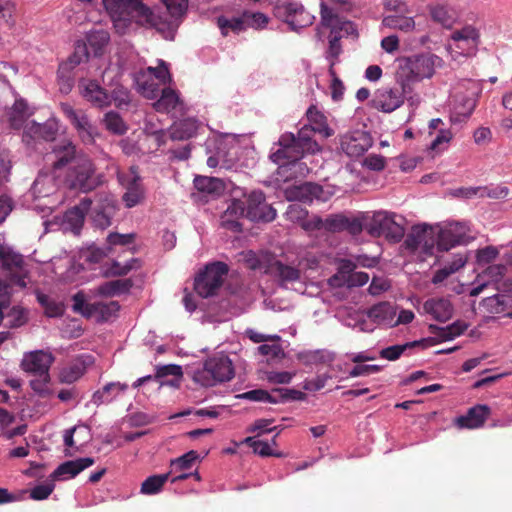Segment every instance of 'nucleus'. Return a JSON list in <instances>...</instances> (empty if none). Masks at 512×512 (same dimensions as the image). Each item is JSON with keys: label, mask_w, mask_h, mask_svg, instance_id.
Masks as SVG:
<instances>
[{"label": "nucleus", "mask_w": 512, "mask_h": 512, "mask_svg": "<svg viewBox=\"0 0 512 512\" xmlns=\"http://www.w3.org/2000/svg\"><path fill=\"white\" fill-rule=\"evenodd\" d=\"M293 194L296 200L305 204H310L315 200L326 202L329 199L323 187L313 182H305L295 187Z\"/></svg>", "instance_id": "a878e982"}, {"label": "nucleus", "mask_w": 512, "mask_h": 512, "mask_svg": "<svg viewBox=\"0 0 512 512\" xmlns=\"http://www.w3.org/2000/svg\"><path fill=\"white\" fill-rule=\"evenodd\" d=\"M54 360L55 358L52 353L43 350H35L25 353L21 361V368L29 374L47 377V373H49Z\"/></svg>", "instance_id": "a211bd4d"}, {"label": "nucleus", "mask_w": 512, "mask_h": 512, "mask_svg": "<svg viewBox=\"0 0 512 512\" xmlns=\"http://www.w3.org/2000/svg\"><path fill=\"white\" fill-rule=\"evenodd\" d=\"M31 114L26 100L17 98L8 113L10 126L14 129H20Z\"/></svg>", "instance_id": "4c0bfd02"}, {"label": "nucleus", "mask_w": 512, "mask_h": 512, "mask_svg": "<svg viewBox=\"0 0 512 512\" xmlns=\"http://www.w3.org/2000/svg\"><path fill=\"white\" fill-rule=\"evenodd\" d=\"M334 64H335L334 61H332L330 63V67L328 70V73L332 78L331 84H330L331 97H332L333 101L339 102L343 99L345 86H344L343 82L340 80V78L337 76L336 71L334 69Z\"/></svg>", "instance_id": "680f3d73"}, {"label": "nucleus", "mask_w": 512, "mask_h": 512, "mask_svg": "<svg viewBox=\"0 0 512 512\" xmlns=\"http://www.w3.org/2000/svg\"><path fill=\"white\" fill-rule=\"evenodd\" d=\"M274 16L286 23L291 31L299 32L311 26L315 16L300 2H282L278 0L273 7Z\"/></svg>", "instance_id": "0eeeda50"}, {"label": "nucleus", "mask_w": 512, "mask_h": 512, "mask_svg": "<svg viewBox=\"0 0 512 512\" xmlns=\"http://www.w3.org/2000/svg\"><path fill=\"white\" fill-rule=\"evenodd\" d=\"M143 198V191L139 184V177L136 176L129 183L127 191L123 195V200L128 208L136 206Z\"/></svg>", "instance_id": "864d4df0"}, {"label": "nucleus", "mask_w": 512, "mask_h": 512, "mask_svg": "<svg viewBox=\"0 0 512 512\" xmlns=\"http://www.w3.org/2000/svg\"><path fill=\"white\" fill-rule=\"evenodd\" d=\"M432 57L424 54L398 59L395 78L405 94L413 93V85L433 75Z\"/></svg>", "instance_id": "20e7f679"}, {"label": "nucleus", "mask_w": 512, "mask_h": 512, "mask_svg": "<svg viewBox=\"0 0 512 512\" xmlns=\"http://www.w3.org/2000/svg\"><path fill=\"white\" fill-rule=\"evenodd\" d=\"M234 375L232 360L228 355L218 353L204 361L203 367L194 372L193 380L203 387H213L232 380Z\"/></svg>", "instance_id": "39448f33"}, {"label": "nucleus", "mask_w": 512, "mask_h": 512, "mask_svg": "<svg viewBox=\"0 0 512 512\" xmlns=\"http://www.w3.org/2000/svg\"><path fill=\"white\" fill-rule=\"evenodd\" d=\"M217 27L220 29L221 35L226 37L230 32L239 34L245 31V23L243 14L239 17L227 18L223 15L216 18Z\"/></svg>", "instance_id": "c03bdc74"}, {"label": "nucleus", "mask_w": 512, "mask_h": 512, "mask_svg": "<svg viewBox=\"0 0 512 512\" xmlns=\"http://www.w3.org/2000/svg\"><path fill=\"white\" fill-rule=\"evenodd\" d=\"M426 314L434 320L444 323L448 320V300L445 298L428 299L423 306Z\"/></svg>", "instance_id": "ea45409f"}, {"label": "nucleus", "mask_w": 512, "mask_h": 512, "mask_svg": "<svg viewBox=\"0 0 512 512\" xmlns=\"http://www.w3.org/2000/svg\"><path fill=\"white\" fill-rule=\"evenodd\" d=\"M490 414L489 406L478 404L471 407L465 415L457 417L454 424L460 429H477L484 425Z\"/></svg>", "instance_id": "4be33fe9"}, {"label": "nucleus", "mask_w": 512, "mask_h": 512, "mask_svg": "<svg viewBox=\"0 0 512 512\" xmlns=\"http://www.w3.org/2000/svg\"><path fill=\"white\" fill-rule=\"evenodd\" d=\"M109 34L104 30L92 31L87 35V46L93 48L95 54H98L109 42Z\"/></svg>", "instance_id": "bf43d9fd"}, {"label": "nucleus", "mask_w": 512, "mask_h": 512, "mask_svg": "<svg viewBox=\"0 0 512 512\" xmlns=\"http://www.w3.org/2000/svg\"><path fill=\"white\" fill-rule=\"evenodd\" d=\"M478 85L464 79L453 87V108L450 109V125L467 123L477 105Z\"/></svg>", "instance_id": "423d86ee"}, {"label": "nucleus", "mask_w": 512, "mask_h": 512, "mask_svg": "<svg viewBox=\"0 0 512 512\" xmlns=\"http://www.w3.org/2000/svg\"><path fill=\"white\" fill-rule=\"evenodd\" d=\"M373 144L371 135L366 131L356 130L341 138V150L349 157L362 156Z\"/></svg>", "instance_id": "f3484780"}, {"label": "nucleus", "mask_w": 512, "mask_h": 512, "mask_svg": "<svg viewBox=\"0 0 512 512\" xmlns=\"http://www.w3.org/2000/svg\"><path fill=\"white\" fill-rule=\"evenodd\" d=\"M183 376L182 367L177 364H166L155 367V381L160 386L178 387Z\"/></svg>", "instance_id": "cd10ccee"}, {"label": "nucleus", "mask_w": 512, "mask_h": 512, "mask_svg": "<svg viewBox=\"0 0 512 512\" xmlns=\"http://www.w3.org/2000/svg\"><path fill=\"white\" fill-rule=\"evenodd\" d=\"M405 99L411 104L415 102L413 93L405 94L402 89L399 92L391 88H383L377 91L373 99V106L379 111L391 113L398 109L404 103ZM416 101H418V98Z\"/></svg>", "instance_id": "dca6fc26"}, {"label": "nucleus", "mask_w": 512, "mask_h": 512, "mask_svg": "<svg viewBox=\"0 0 512 512\" xmlns=\"http://www.w3.org/2000/svg\"><path fill=\"white\" fill-rule=\"evenodd\" d=\"M161 1L165 4L171 17L175 19L173 22L162 20L141 0H102L118 33L125 34L130 25L135 22L142 26L155 28L166 39L172 40L178 28L176 21L186 13L188 0Z\"/></svg>", "instance_id": "f257e3e1"}, {"label": "nucleus", "mask_w": 512, "mask_h": 512, "mask_svg": "<svg viewBox=\"0 0 512 512\" xmlns=\"http://www.w3.org/2000/svg\"><path fill=\"white\" fill-rule=\"evenodd\" d=\"M253 267L264 268V273L274 278L282 287L299 281L301 277V271L297 267L285 264L275 256L270 257L264 265L258 264Z\"/></svg>", "instance_id": "2eb2a0df"}, {"label": "nucleus", "mask_w": 512, "mask_h": 512, "mask_svg": "<svg viewBox=\"0 0 512 512\" xmlns=\"http://www.w3.org/2000/svg\"><path fill=\"white\" fill-rule=\"evenodd\" d=\"M90 309H92V317H95L98 323H104L117 315L120 304L117 301L93 302Z\"/></svg>", "instance_id": "58836bf2"}, {"label": "nucleus", "mask_w": 512, "mask_h": 512, "mask_svg": "<svg viewBox=\"0 0 512 512\" xmlns=\"http://www.w3.org/2000/svg\"><path fill=\"white\" fill-rule=\"evenodd\" d=\"M480 198H491V199H504L509 195V188L507 186L497 185L494 187L489 186H478Z\"/></svg>", "instance_id": "0e129e2a"}, {"label": "nucleus", "mask_w": 512, "mask_h": 512, "mask_svg": "<svg viewBox=\"0 0 512 512\" xmlns=\"http://www.w3.org/2000/svg\"><path fill=\"white\" fill-rule=\"evenodd\" d=\"M194 187L202 193L218 194L223 189V182L219 178L208 176H196Z\"/></svg>", "instance_id": "09e8293b"}, {"label": "nucleus", "mask_w": 512, "mask_h": 512, "mask_svg": "<svg viewBox=\"0 0 512 512\" xmlns=\"http://www.w3.org/2000/svg\"><path fill=\"white\" fill-rule=\"evenodd\" d=\"M136 83L141 94L147 99H156L162 90L160 88L161 83L145 73H140L136 77Z\"/></svg>", "instance_id": "37998d69"}, {"label": "nucleus", "mask_w": 512, "mask_h": 512, "mask_svg": "<svg viewBox=\"0 0 512 512\" xmlns=\"http://www.w3.org/2000/svg\"><path fill=\"white\" fill-rule=\"evenodd\" d=\"M404 245L411 252L432 256L436 252L448 251V236L446 231L438 226L432 227L423 224L412 228Z\"/></svg>", "instance_id": "7ed1b4c3"}, {"label": "nucleus", "mask_w": 512, "mask_h": 512, "mask_svg": "<svg viewBox=\"0 0 512 512\" xmlns=\"http://www.w3.org/2000/svg\"><path fill=\"white\" fill-rule=\"evenodd\" d=\"M72 301V310L75 313L81 314L86 318L92 317V309H90L92 303L86 302L85 295L82 292H77L75 295H73Z\"/></svg>", "instance_id": "338daca9"}, {"label": "nucleus", "mask_w": 512, "mask_h": 512, "mask_svg": "<svg viewBox=\"0 0 512 512\" xmlns=\"http://www.w3.org/2000/svg\"><path fill=\"white\" fill-rule=\"evenodd\" d=\"M475 239L468 221L450 220V248L467 245Z\"/></svg>", "instance_id": "c85d7f7f"}, {"label": "nucleus", "mask_w": 512, "mask_h": 512, "mask_svg": "<svg viewBox=\"0 0 512 512\" xmlns=\"http://www.w3.org/2000/svg\"><path fill=\"white\" fill-rule=\"evenodd\" d=\"M88 59L89 51L87 44L83 41H77L74 46V52L69 56L67 63L61 67L70 66V68H74L81 63L87 62Z\"/></svg>", "instance_id": "5fc2aeb1"}, {"label": "nucleus", "mask_w": 512, "mask_h": 512, "mask_svg": "<svg viewBox=\"0 0 512 512\" xmlns=\"http://www.w3.org/2000/svg\"><path fill=\"white\" fill-rule=\"evenodd\" d=\"M480 41L450 40V57L459 64L475 55Z\"/></svg>", "instance_id": "7c9ffc66"}, {"label": "nucleus", "mask_w": 512, "mask_h": 512, "mask_svg": "<svg viewBox=\"0 0 512 512\" xmlns=\"http://www.w3.org/2000/svg\"><path fill=\"white\" fill-rule=\"evenodd\" d=\"M91 364L92 357L90 355L78 356L69 365L61 369L59 373L60 382L71 384L77 381L84 375L87 367Z\"/></svg>", "instance_id": "393cba45"}, {"label": "nucleus", "mask_w": 512, "mask_h": 512, "mask_svg": "<svg viewBox=\"0 0 512 512\" xmlns=\"http://www.w3.org/2000/svg\"><path fill=\"white\" fill-rule=\"evenodd\" d=\"M320 23L317 27V35L320 37L321 28H329L332 34L340 38L357 35L356 26L352 21L345 20L334 12V8L328 7V4L321 0L320 3Z\"/></svg>", "instance_id": "9b49d317"}, {"label": "nucleus", "mask_w": 512, "mask_h": 512, "mask_svg": "<svg viewBox=\"0 0 512 512\" xmlns=\"http://www.w3.org/2000/svg\"><path fill=\"white\" fill-rule=\"evenodd\" d=\"M0 267L11 273L10 281L13 285L26 287L23 256L4 243H0Z\"/></svg>", "instance_id": "f8f14e48"}, {"label": "nucleus", "mask_w": 512, "mask_h": 512, "mask_svg": "<svg viewBox=\"0 0 512 512\" xmlns=\"http://www.w3.org/2000/svg\"><path fill=\"white\" fill-rule=\"evenodd\" d=\"M242 14L245 30L247 28L262 29L265 28L269 22V18L262 12L244 11Z\"/></svg>", "instance_id": "052dcab7"}, {"label": "nucleus", "mask_w": 512, "mask_h": 512, "mask_svg": "<svg viewBox=\"0 0 512 512\" xmlns=\"http://www.w3.org/2000/svg\"><path fill=\"white\" fill-rule=\"evenodd\" d=\"M228 265L221 261L207 264L203 271L199 272L194 280V289L202 298H208L216 294L222 286L224 277L228 274Z\"/></svg>", "instance_id": "6e6552de"}, {"label": "nucleus", "mask_w": 512, "mask_h": 512, "mask_svg": "<svg viewBox=\"0 0 512 512\" xmlns=\"http://www.w3.org/2000/svg\"><path fill=\"white\" fill-rule=\"evenodd\" d=\"M198 457V453L191 450L178 458L172 459L170 461V471L168 473H170L171 476L173 473H178V471H189L197 461Z\"/></svg>", "instance_id": "8fccbe9b"}, {"label": "nucleus", "mask_w": 512, "mask_h": 512, "mask_svg": "<svg viewBox=\"0 0 512 512\" xmlns=\"http://www.w3.org/2000/svg\"><path fill=\"white\" fill-rule=\"evenodd\" d=\"M245 443L248 444V446L252 448L254 453H256L262 457H270V456L282 457L283 456L282 452L274 451L267 441L257 439L256 436L247 437L245 439Z\"/></svg>", "instance_id": "603ef678"}, {"label": "nucleus", "mask_w": 512, "mask_h": 512, "mask_svg": "<svg viewBox=\"0 0 512 512\" xmlns=\"http://www.w3.org/2000/svg\"><path fill=\"white\" fill-rule=\"evenodd\" d=\"M299 360L304 364H317L331 361L332 357L324 350L308 351L299 354Z\"/></svg>", "instance_id": "e2e57ef3"}, {"label": "nucleus", "mask_w": 512, "mask_h": 512, "mask_svg": "<svg viewBox=\"0 0 512 512\" xmlns=\"http://www.w3.org/2000/svg\"><path fill=\"white\" fill-rule=\"evenodd\" d=\"M393 215L385 211L375 212L372 217L364 215V230L372 237L382 236L386 228H389L388 225L391 224Z\"/></svg>", "instance_id": "c756f323"}, {"label": "nucleus", "mask_w": 512, "mask_h": 512, "mask_svg": "<svg viewBox=\"0 0 512 512\" xmlns=\"http://www.w3.org/2000/svg\"><path fill=\"white\" fill-rule=\"evenodd\" d=\"M128 385L119 381L109 382L103 388L96 390L91 398V402L96 406L109 404L114 401L120 394L127 391Z\"/></svg>", "instance_id": "bb28decb"}, {"label": "nucleus", "mask_w": 512, "mask_h": 512, "mask_svg": "<svg viewBox=\"0 0 512 512\" xmlns=\"http://www.w3.org/2000/svg\"><path fill=\"white\" fill-rule=\"evenodd\" d=\"M382 25L402 32H411L415 28V21L413 17L404 15H389L383 18Z\"/></svg>", "instance_id": "a18cd8bd"}, {"label": "nucleus", "mask_w": 512, "mask_h": 512, "mask_svg": "<svg viewBox=\"0 0 512 512\" xmlns=\"http://www.w3.org/2000/svg\"><path fill=\"white\" fill-rule=\"evenodd\" d=\"M117 211L115 200L105 197L92 210L91 220L94 227L105 230L112 225V219Z\"/></svg>", "instance_id": "5701e85b"}, {"label": "nucleus", "mask_w": 512, "mask_h": 512, "mask_svg": "<svg viewBox=\"0 0 512 512\" xmlns=\"http://www.w3.org/2000/svg\"><path fill=\"white\" fill-rule=\"evenodd\" d=\"M199 122L194 118H185L175 122L170 128V138L172 140H188L197 134Z\"/></svg>", "instance_id": "2f4dec72"}, {"label": "nucleus", "mask_w": 512, "mask_h": 512, "mask_svg": "<svg viewBox=\"0 0 512 512\" xmlns=\"http://www.w3.org/2000/svg\"><path fill=\"white\" fill-rule=\"evenodd\" d=\"M92 200L89 197H84L80 202L68 209L63 216V227L70 230L75 235L80 234L84 225L85 217L91 209Z\"/></svg>", "instance_id": "6ab92c4d"}, {"label": "nucleus", "mask_w": 512, "mask_h": 512, "mask_svg": "<svg viewBox=\"0 0 512 512\" xmlns=\"http://www.w3.org/2000/svg\"><path fill=\"white\" fill-rule=\"evenodd\" d=\"M104 182V175L98 173L93 160L88 155H80L71 166H68L64 178V185L73 191L89 193Z\"/></svg>", "instance_id": "f03ea898"}, {"label": "nucleus", "mask_w": 512, "mask_h": 512, "mask_svg": "<svg viewBox=\"0 0 512 512\" xmlns=\"http://www.w3.org/2000/svg\"><path fill=\"white\" fill-rule=\"evenodd\" d=\"M58 132V126L55 121L48 120L44 123L32 121L28 124L25 135L31 138H40L46 141L54 140Z\"/></svg>", "instance_id": "473e14b6"}, {"label": "nucleus", "mask_w": 512, "mask_h": 512, "mask_svg": "<svg viewBox=\"0 0 512 512\" xmlns=\"http://www.w3.org/2000/svg\"><path fill=\"white\" fill-rule=\"evenodd\" d=\"M484 309L491 314L503 313L506 309V304L503 295H494L487 297L482 301Z\"/></svg>", "instance_id": "69168bd1"}, {"label": "nucleus", "mask_w": 512, "mask_h": 512, "mask_svg": "<svg viewBox=\"0 0 512 512\" xmlns=\"http://www.w3.org/2000/svg\"><path fill=\"white\" fill-rule=\"evenodd\" d=\"M456 21L450 23V40H465V41H480V32L479 30L471 24H466L460 28L453 27Z\"/></svg>", "instance_id": "de8ad7c7"}, {"label": "nucleus", "mask_w": 512, "mask_h": 512, "mask_svg": "<svg viewBox=\"0 0 512 512\" xmlns=\"http://www.w3.org/2000/svg\"><path fill=\"white\" fill-rule=\"evenodd\" d=\"M276 404L286 403L288 401H303L306 394L300 390L290 388H274Z\"/></svg>", "instance_id": "4d7b16f0"}, {"label": "nucleus", "mask_w": 512, "mask_h": 512, "mask_svg": "<svg viewBox=\"0 0 512 512\" xmlns=\"http://www.w3.org/2000/svg\"><path fill=\"white\" fill-rule=\"evenodd\" d=\"M94 463L95 460L92 457H84L65 461L53 471L51 477L55 480L74 478L79 473L92 466Z\"/></svg>", "instance_id": "b1692460"}, {"label": "nucleus", "mask_w": 512, "mask_h": 512, "mask_svg": "<svg viewBox=\"0 0 512 512\" xmlns=\"http://www.w3.org/2000/svg\"><path fill=\"white\" fill-rule=\"evenodd\" d=\"M104 124L106 129L116 135H123L127 132L128 126L119 115V113L115 111H109L104 115Z\"/></svg>", "instance_id": "3c124183"}, {"label": "nucleus", "mask_w": 512, "mask_h": 512, "mask_svg": "<svg viewBox=\"0 0 512 512\" xmlns=\"http://www.w3.org/2000/svg\"><path fill=\"white\" fill-rule=\"evenodd\" d=\"M158 97L159 98L154 103V108L156 111L162 113H168L176 109L180 102L178 93L170 87L163 88Z\"/></svg>", "instance_id": "a19ab883"}, {"label": "nucleus", "mask_w": 512, "mask_h": 512, "mask_svg": "<svg viewBox=\"0 0 512 512\" xmlns=\"http://www.w3.org/2000/svg\"><path fill=\"white\" fill-rule=\"evenodd\" d=\"M133 287L131 279H117L100 284L97 293L104 297H114L127 294Z\"/></svg>", "instance_id": "72a5a7b5"}, {"label": "nucleus", "mask_w": 512, "mask_h": 512, "mask_svg": "<svg viewBox=\"0 0 512 512\" xmlns=\"http://www.w3.org/2000/svg\"><path fill=\"white\" fill-rule=\"evenodd\" d=\"M430 332L435 333L439 332V337H430L427 339L415 340L411 342H406L404 344L392 345L380 350L379 355L381 358L395 361L401 357L407 350H410L415 347H428L434 345L438 342L447 341L448 340V326L446 327H438L436 325L431 324L429 326Z\"/></svg>", "instance_id": "9d476101"}, {"label": "nucleus", "mask_w": 512, "mask_h": 512, "mask_svg": "<svg viewBox=\"0 0 512 512\" xmlns=\"http://www.w3.org/2000/svg\"><path fill=\"white\" fill-rule=\"evenodd\" d=\"M52 154L54 156L52 164L54 170L71 166L78 159V156L84 155L83 153H78L76 145L68 139H63L56 143L52 147Z\"/></svg>", "instance_id": "412c9836"}, {"label": "nucleus", "mask_w": 512, "mask_h": 512, "mask_svg": "<svg viewBox=\"0 0 512 512\" xmlns=\"http://www.w3.org/2000/svg\"><path fill=\"white\" fill-rule=\"evenodd\" d=\"M141 267V261L138 258H131L124 264L113 260L110 264L103 266L102 274L104 277H118L125 276L132 270H136Z\"/></svg>", "instance_id": "e433bc0d"}, {"label": "nucleus", "mask_w": 512, "mask_h": 512, "mask_svg": "<svg viewBox=\"0 0 512 512\" xmlns=\"http://www.w3.org/2000/svg\"><path fill=\"white\" fill-rule=\"evenodd\" d=\"M134 233H128V234H120V233H110L107 236L106 244L108 247L113 250L114 246H128L134 242L135 239Z\"/></svg>", "instance_id": "774afa93"}, {"label": "nucleus", "mask_w": 512, "mask_h": 512, "mask_svg": "<svg viewBox=\"0 0 512 512\" xmlns=\"http://www.w3.org/2000/svg\"><path fill=\"white\" fill-rule=\"evenodd\" d=\"M78 87L82 97L93 106L104 108L110 105L109 93L96 80L82 79Z\"/></svg>", "instance_id": "aec40b11"}, {"label": "nucleus", "mask_w": 512, "mask_h": 512, "mask_svg": "<svg viewBox=\"0 0 512 512\" xmlns=\"http://www.w3.org/2000/svg\"><path fill=\"white\" fill-rule=\"evenodd\" d=\"M60 109L77 133L85 130L86 127L90 128L93 124L83 110H76L68 103H61Z\"/></svg>", "instance_id": "c9c22d12"}, {"label": "nucleus", "mask_w": 512, "mask_h": 512, "mask_svg": "<svg viewBox=\"0 0 512 512\" xmlns=\"http://www.w3.org/2000/svg\"><path fill=\"white\" fill-rule=\"evenodd\" d=\"M278 146L279 148L270 154L273 163L284 166L301 159L300 145L297 144L296 135L292 132L283 133L278 140Z\"/></svg>", "instance_id": "4468645a"}, {"label": "nucleus", "mask_w": 512, "mask_h": 512, "mask_svg": "<svg viewBox=\"0 0 512 512\" xmlns=\"http://www.w3.org/2000/svg\"><path fill=\"white\" fill-rule=\"evenodd\" d=\"M314 226L330 233L347 232L352 236H358L364 230V215L348 216L344 213L330 214L325 219L316 218Z\"/></svg>", "instance_id": "1a4fd4ad"}, {"label": "nucleus", "mask_w": 512, "mask_h": 512, "mask_svg": "<svg viewBox=\"0 0 512 512\" xmlns=\"http://www.w3.org/2000/svg\"><path fill=\"white\" fill-rule=\"evenodd\" d=\"M367 314L377 324L392 325L396 311L390 303L380 302L373 305Z\"/></svg>", "instance_id": "f704fd0d"}, {"label": "nucleus", "mask_w": 512, "mask_h": 512, "mask_svg": "<svg viewBox=\"0 0 512 512\" xmlns=\"http://www.w3.org/2000/svg\"><path fill=\"white\" fill-rule=\"evenodd\" d=\"M246 218L253 222H271L276 218V210L266 202L260 190L250 192L246 198Z\"/></svg>", "instance_id": "ddd939ff"}, {"label": "nucleus", "mask_w": 512, "mask_h": 512, "mask_svg": "<svg viewBox=\"0 0 512 512\" xmlns=\"http://www.w3.org/2000/svg\"><path fill=\"white\" fill-rule=\"evenodd\" d=\"M170 473L155 474L147 477L141 484L140 492L144 495L158 494L169 480Z\"/></svg>", "instance_id": "49530a36"}, {"label": "nucleus", "mask_w": 512, "mask_h": 512, "mask_svg": "<svg viewBox=\"0 0 512 512\" xmlns=\"http://www.w3.org/2000/svg\"><path fill=\"white\" fill-rule=\"evenodd\" d=\"M109 96L110 103L113 101L115 106L121 110L126 109L131 103V93L122 85L116 86Z\"/></svg>", "instance_id": "13d9d810"}, {"label": "nucleus", "mask_w": 512, "mask_h": 512, "mask_svg": "<svg viewBox=\"0 0 512 512\" xmlns=\"http://www.w3.org/2000/svg\"><path fill=\"white\" fill-rule=\"evenodd\" d=\"M237 397L239 399L249 400L253 402H265L276 404L275 393L273 392V389L271 390V392L264 389H254L239 394Z\"/></svg>", "instance_id": "6e6d98bb"}, {"label": "nucleus", "mask_w": 512, "mask_h": 512, "mask_svg": "<svg viewBox=\"0 0 512 512\" xmlns=\"http://www.w3.org/2000/svg\"><path fill=\"white\" fill-rule=\"evenodd\" d=\"M36 298L38 303L44 309V313L47 317L57 318L63 316L65 306L62 302H59L40 291L36 292Z\"/></svg>", "instance_id": "79ce46f5"}]
</instances>
